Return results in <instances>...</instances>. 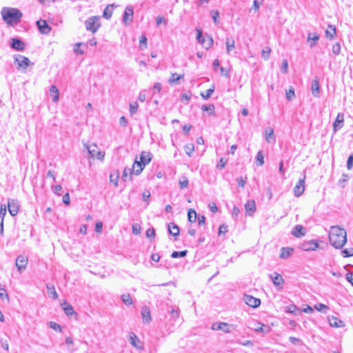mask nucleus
Here are the masks:
<instances>
[{"label":"nucleus","instance_id":"nucleus-1","mask_svg":"<svg viewBox=\"0 0 353 353\" xmlns=\"http://www.w3.org/2000/svg\"><path fill=\"white\" fill-rule=\"evenodd\" d=\"M330 244L336 249H341L347 242V232L338 225L331 226L329 233Z\"/></svg>","mask_w":353,"mask_h":353},{"label":"nucleus","instance_id":"nucleus-2","mask_svg":"<svg viewBox=\"0 0 353 353\" xmlns=\"http://www.w3.org/2000/svg\"><path fill=\"white\" fill-rule=\"evenodd\" d=\"M1 15L3 21L9 26L14 27L20 23L23 13L20 10L12 7H3Z\"/></svg>","mask_w":353,"mask_h":353},{"label":"nucleus","instance_id":"nucleus-3","mask_svg":"<svg viewBox=\"0 0 353 353\" xmlns=\"http://www.w3.org/2000/svg\"><path fill=\"white\" fill-rule=\"evenodd\" d=\"M14 63L17 65L19 70H26L29 65H34V63H32L28 57L21 54L14 56Z\"/></svg>","mask_w":353,"mask_h":353},{"label":"nucleus","instance_id":"nucleus-4","mask_svg":"<svg viewBox=\"0 0 353 353\" xmlns=\"http://www.w3.org/2000/svg\"><path fill=\"white\" fill-rule=\"evenodd\" d=\"M197 31V35H196V40L199 43H200L203 48H205L206 50H208L211 48V46L213 44V39L210 36L205 35L204 37L202 36V31L200 29H196Z\"/></svg>","mask_w":353,"mask_h":353},{"label":"nucleus","instance_id":"nucleus-5","mask_svg":"<svg viewBox=\"0 0 353 353\" xmlns=\"http://www.w3.org/2000/svg\"><path fill=\"white\" fill-rule=\"evenodd\" d=\"M99 20V17H98L88 18L85 22L87 30L91 31L92 33L96 32L100 27Z\"/></svg>","mask_w":353,"mask_h":353},{"label":"nucleus","instance_id":"nucleus-6","mask_svg":"<svg viewBox=\"0 0 353 353\" xmlns=\"http://www.w3.org/2000/svg\"><path fill=\"white\" fill-rule=\"evenodd\" d=\"M84 147L87 149L88 153L92 158H97L102 160L104 158L105 153L98 150V146L96 144L88 145L85 144Z\"/></svg>","mask_w":353,"mask_h":353},{"label":"nucleus","instance_id":"nucleus-7","mask_svg":"<svg viewBox=\"0 0 353 353\" xmlns=\"http://www.w3.org/2000/svg\"><path fill=\"white\" fill-rule=\"evenodd\" d=\"M28 265V257L24 255H19L17 256L15 265L19 273H22L27 267Z\"/></svg>","mask_w":353,"mask_h":353},{"label":"nucleus","instance_id":"nucleus-8","mask_svg":"<svg viewBox=\"0 0 353 353\" xmlns=\"http://www.w3.org/2000/svg\"><path fill=\"white\" fill-rule=\"evenodd\" d=\"M133 8L131 6H128L124 11L123 16V23L125 25L131 23L133 21Z\"/></svg>","mask_w":353,"mask_h":353},{"label":"nucleus","instance_id":"nucleus-9","mask_svg":"<svg viewBox=\"0 0 353 353\" xmlns=\"http://www.w3.org/2000/svg\"><path fill=\"white\" fill-rule=\"evenodd\" d=\"M243 301L252 307H257L261 304V300L249 294H244Z\"/></svg>","mask_w":353,"mask_h":353},{"label":"nucleus","instance_id":"nucleus-10","mask_svg":"<svg viewBox=\"0 0 353 353\" xmlns=\"http://www.w3.org/2000/svg\"><path fill=\"white\" fill-rule=\"evenodd\" d=\"M319 243L316 241L311 240L308 241H305L303 243L300 248L303 251H314L316 250L319 248Z\"/></svg>","mask_w":353,"mask_h":353},{"label":"nucleus","instance_id":"nucleus-11","mask_svg":"<svg viewBox=\"0 0 353 353\" xmlns=\"http://www.w3.org/2000/svg\"><path fill=\"white\" fill-rule=\"evenodd\" d=\"M305 175H303L302 179H300L294 188V194L295 196H300L305 190Z\"/></svg>","mask_w":353,"mask_h":353},{"label":"nucleus","instance_id":"nucleus-12","mask_svg":"<svg viewBox=\"0 0 353 353\" xmlns=\"http://www.w3.org/2000/svg\"><path fill=\"white\" fill-rule=\"evenodd\" d=\"M37 26L38 27L39 32L43 34H48L52 30L51 27L47 23V22L45 20H38L37 21Z\"/></svg>","mask_w":353,"mask_h":353},{"label":"nucleus","instance_id":"nucleus-13","mask_svg":"<svg viewBox=\"0 0 353 353\" xmlns=\"http://www.w3.org/2000/svg\"><path fill=\"white\" fill-rule=\"evenodd\" d=\"M230 325L227 323H214L212 325L213 330H222L225 333H230L232 332Z\"/></svg>","mask_w":353,"mask_h":353},{"label":"nucleus","instance_id":"nucleus-14","mask_svg":"<svg viewBox=\"0 0 353 353\" xmlns=\"http://www.w3.org/2000/svg\"><path fill=\"white\" fill-rule=\"evenodd\" d=\"M10 47L18 51H23L25 50L24 43L18 38H12L10 41Z\"/></svg>","mask_w":353,"mask_h":353},{"label":"nucleus","instance_id":"nucleus-15","mask_svg":"<svg viewBox=\"0 0 353 353\" xmlns=\"http://www.w3.org/2000/svg\"><path fill=\"white\" fill-rule=\"evenodd\" d=\"M8 208L10 214L12 216H14L18 214L19 210V205L14 200H8Z\"/></svg>","mask_w":353,"mask_h":353},{"label":"nucleus","instance_id":"nucleus-16","mask_svg":"<svg viewBox=\"0 0 353 353\" xmlns=\"http://www.w3.org/2000/svg\"><path fill=\"white\" fill-rule=\"evenodd\" d=\"M344 122V114L343 113H339L335 121L333 123V129L334 131H337L340 130L343 125Z\"/></svg>","mask_w":353,"mask_h":353},{"label":"nucleus","instance_id":"nucleus-17","mask_svg":"<svg viewBox=\"0 0 353 353\" xmlns=\"http://www.w3.org/2000/svg\"><path fill=\"white\" fill-rule=\"evenodd\" d=\"M129 341H130V343H131V345L133 347H136L137 349H142L143 348L141 341L139 340V339L137 337V336L134 333H133V332L130 333Z\"/></svg>","mask_w":353,"mask_h":353},{"label":"nucleus","instance_id":"nucleus-18","mask_svg":"<svg viewBox=\"0 0 353 353\" xmlns=\"http://www.w3.org/2000/svg\"><path fill=\"white\" fill-rule=\"evenodd\" d=\"M141 316L143 321L145 323H149L152 319L150 315V308L148 306H143L141 308Z\"/></svg>","mask_w":353,"mask_h":353},{"label":"nucleus","instance_id":"nucleus-19","mask_svg":"<svg viewBox=\"0 0 353 353\" xmlns=\"http://www.w3.org/2000/svg\"><path fill=\"white\" fill-rule=\"evenodd\" d=\"M328 322L330 325L334 327H342L345 325L343 321L334 316L328 317Z\"/></svg>","mask_w":353,"mask_h":353},{"label":"nucleus","instance_id":"nucleus-20","mask_svg":"<svg viewBox=\"0 0 353 353\" xmlns=\"http://www.w3.org/2000/svg\"><path fill=\"white\" fill-rule=\"evenodd\" d=\"M291 234L298 238L302 237L305 234V228L301 225H296L292 230Z\"/></svg>","mask_w":353,"mask_h":353},{"label":"nucleus","instance_id":"nucleus-21","mask_svg":"<svg viewBox=\"0 0 353 353\" xmlns=\"http://www.w3.org/2000/svg\"><path fill=\"white\" fill-rule=\"evenodd\" d=\"M311 91L312 94L315 97H319L320 93V86H319V81L318 79H315L312 81L311 85Z\"/></svg>","mask_w":353,"mask_h":353},{"label":"nucleus","instance_id":"nucleus-22","mask_svg":"<svg viewBox=\"0 0 353 353\" xmlns=\"http://www.w3.org/2000/svg\"><path fill=\"white\" fill-rule=\"evenodd\" d=\"M245 209L246 211V213L249 216H252L254 212L256 210V205L255 202L253 200H249L246 202L245 204Z\"/></svg>","mask_w":353,"mask_h":353},{"label":"nucleus","instance_id":"nucleus-23","mask_svg":"<svg viewBox=\"0 0 353 353\" xmlns=\"http://www.w3.org/2000/svg\"><path fill=\"white\" fill-rule=\"evenodd\" d=\"M152 154L150 152L143 151L141 154L140 161L142 165H146L152 159Z\"/></svg>","mask_w":353,"mask_h":353},{"label":"nucleus","instance_id":"nucleus-24","mask_svg":"<svg viewBox=\"0 0 353 353\" xmlns=\"http://www.w3.org/2000/svg\"><path fill=\"white\" fill-rule=\"evenodd\" d=\"M270 278L275 286H281L284 283L282 276L279 273H274V274L270 275Z\"/></svg>","mask_w":353,"mask_h":353},{"label":"nucleus","instance_id":"nucleus-25","mask_svg":"<svg viewBox=\"0 0 353 353\" xmlns=\"http://www.w3.org/2000/svg\"><path fill=\"white\" fill-rule=\"evenodd\" d=\"M319 39V35L316 33H309L307 39V41L310 43V47L313 48L316 46V42Z\"/></svg>","mask_w":353,"mask_h":353},{"label":"nucleus","instance_id":"nucleus-26","mask_svg":"<svg viewBox=\"0 0 353 353\" xmlns=\"http://www.w3.org/2000/svg\"><path fill=\"white\" fill-rule=\"evenodd\" d=\"M294 252V249L292 248H282L279 257L283 259H288Z\"/></svg>","mask_w":353,"mask_h":353},{"label":"nucleus","instance_id":"nucleus-27","mask_svg":"<svg viewBox=\"0 0 353 353\" xmlns=\"http://www.w3.org/2000/svg\"><path fill=\"white\" fill-rule=\"evenodd\" d=\"M50 94L52 98V101L57 103L59 99V91L55 85H51L50 88Z\"/></svg>","mask_w":353,"mask_h":353},{"label":"nucleus","instance_id":"nucleus-28","mask_svg":"<svg viewBox=\"0 0 353 353\" xmlns=\"http://www.w3.org/2000/svg\"><path fill=\"white\" fill-rule=\"evenodd\" d=\"M169 233L174 237L179 235V228L174 223H170L168 225Z\"/></svg>","mask_w":353,"mask_h":353},{"label":"nucleus","instance_id":"nucleus-29","mask_svg":"<svg viewBox=\"0 0 353 353\" xmlns=\"http://www.w3.org/2000/svg\"><path fill=\"white\" fill-rule=\"evenodd\" d=\"M141 163H142L141 161H138L137 159L134 161L132 171L136 175H139L142 172L144 167L145 166L144 165H142Z\"/></svg>","mask_w":353,"mask_h":353},{"label":"nucleus","instance_id":"nucleus-30","mask_svg":"<svg viewBox=\"0 0 353 353\" xmlns=\"http://www.w3.org/2000/svg\"><path fill=\"white\" fill-rule=\"evenodd\" d=\"M114 4H109L108 5L103 12V18L106 19H110L112 17L113 10H114Z\"/></svg>","mask_w":353,"mask_h":353},{"label":"nucleus","instance_id":"nucleus-31","mask_svg":"<svg viewBox=\"0 0 353 353\" xmlns=\"http://www.w3.org/2000/svg\"><path fill=\"white\" fill-rule=\"evenodd\" d=\"M201 110L203 112H207L208 116L214 115L215 107L213 104L203 105L201 106Z\"/></svg>","mask_w":353,"mask_h":353},{"label":"nucleus","instance_id":"nucleus-32","mask_svg":"<svg viewBox=\"0 0 353 353\" xmlns=\"http://www.w3.org/2000/svg\"><path fill=\"white\" fill-rule=\"evenodd\" d=\"M61 306L67 316H71L74 313L72 306L68 303L64 302L61 304Z\"/></svg>","mask_w":353,"mask_h":353},{"label":"nucleus","instance_id":"nucleus-33","mask_svg":"<svg viewBox=\"0 0 353 353\" xmlns=\"http://www.w3.org/2000/svg\"><path fill=\"white\" fill-rule=\"evenodd\" d=\"M255 331L257 332L267 334L270 331V327L265 326L263 323H257V326L255 327Z\"/></svg>","mask_w":353,"mask_h":353},{"label":"nucleus","instance_id":"nucleus-34","mask_svg":"<svg viewBox=\"0 0 353 353\" xmlns=\"http://www.w3.org/2000/svg\"><path fill=\"white\" fill-rule=\"evenodd\" d=\"M234 40L233 39H227L225 41L226 45V51L228 54H230L231 51L234 49L235 45H234Z\"/></svg>","mask_w":353,"mask_h":353},{"label":"nucleus","instance_id":"nucleus-35","mask_svg":"<svg viewBox=\"0 0 353 353\" xmlns=\"http://www.w3.org/2000/svg\"><path fill=\"white\" fill-rule=\"evenodd\" d=\"M119 174L118 171H114L113 172L110 173V182L114 183L115 186L118 185V180H119Z\"/></svg>","mask_w":353,"mask_h":353},{"label":"nucleus","instance_id":"nucleus-36","mask_svg":"<svg viewBox=\"0 0 353 353\" xmlns=\"http://www.w3.org/2000/svg\"><path fill=\"white\" fill-rule=\"evenodd\" d=\"M121 299L123 303L126 305H130L133 303L132 299L131 298L130 294H123L121 296Z\"/></svg>","mask_w":353,"mask_h":353},{"label":"nucleus","instance_id":"nucleus-37","mask_svg":"<svg viewBox=\"0 0 353 353\" xmlns=\"http://www.w3.org/2000/svg\"><path fill=\"white\" fill-rule=\"evenodd\" d=\"M196 212L194 210L190 209L188 212V221L191 223H194L196 221Z\"/></svg>","mask_w":353,"mask_h":353},{"label":"nucleus","instance_id":"nucleus-38","mask_svg":"<svg viewBox=\"0 0 353 353\" xmlns=\"http://www.w3.org/2000/svg\"><path fill=\"white\" fill-rule=\"evenodd\" d=\"M328 28H330V30H327L325 31V34L327 37L330 38V39H334L335 34H336V28L334 26L329 25Z\"/></svg>","mask_w":353,"mask_h":353},{"label":"nucleus","instance_id":"nucleus-39","mask_svg":"<svg viewBox=\"0 0 353 353\" xmlns=\"http://www.w3.org/2000/svg\"><path fill=\"white\" fill-rule=\"evenodd\" d=\"M256 163L258 166H261L263 165L264 163V156H263V154L262 152V151H259L257 154H256Z\"/></svg>","mask_w":353,"mask_h":353},{"label":"nucleus","instance_id":"nucleus-40","mask_svg":"<svg viewBox=\"0 0 353 353\" xmlns=\"http://www.w3.org/2000/svg\"><path fill=\"white\" fill-rule=\"evenodd\" d=\"M214 91V86L213 85L212 88L208 89L206 90L205 93H201V96L203 99L207 100L211 97Z\"/></svg>","mask_w":353,"mask_h":353},{"label":"nucleus","instance_id":"nucleus-41","mask_svg":"<svg viewBox=\"0 0 353 353\" xmlns=\"http://www.w3.org/2000/svg\"><path fill=\"white\" fill-rule=\"evenodd\" d=\"M270 53H271V48L268 46H266L262 50L261 57L265 60H268L270 58Z\"/></svg>","mask_w":353,"mask_h":353},{"label":"nucleus","instance_id":"nucleus-42","mask_svg":"<svg viewBox=\"0 0 353 353\" xmlns=\"http://www.w3.org/2000/svg\"><path fill=\"white\" fill-rule=\"evenodd\" d=\"M188 254V250H183V251H181V252H177V251H174L172 254H171V257L172 258H179V257H185Z\"/></svg>","mask_w":353,"mask_h":353},{"label":"nucleus","instance_id":"nucleus-43","mask_svg":"<svg viewBox=\"0 0 353 353\" xmlns=\"http://www.w3.org/2000/svg\"><path fill=\"white\" fill-rule=\"evenodd\" d=\"M47 288L49 291V296L52 299H58V294L55 290V288L54 286L50 287L49 285H47Z\"/></svg>","mask_w":353,"mask_h":353},{"label":"nucleus","instance_id":"nucleus-44","mask_svg":"<svg viewBox=\"0 0 353 353\" xmlns=\"http://www.w3.org/2000/svg\"><path fill=\"white\" fill-rule=\"evenodd\" d=\"M184 150H185V154L188 156L191 157L192 153L193 152V151L194 150V146L192 143H188L184 146Z\"/></svg>","mask_w":353,"mask_h":353},{"label":"nucleus","instance_id":"nucleus-45","mask_svg":"<svg viewBox=\"0 0 353 353\" xmlns=\"http://www.w3.org/2000/svg\"><path fill=\"white\" fill-rule=\"evenodd\" d=\"M176 74H172V77H171V78H170V79H169V83H170V84H173V83H178V81H179L181 79L183 78V74H179V75H178V76H176V77H175V76H176Z\"/></svg>","mask_w":353,"mask_h":353},{"label":"nucleus","instance_id":"nucleus-46","mask_svg":"<svg viewBox=\"0 0 353 353\" xmlns=\"http://www.w3.org/2000/svg\"><path fill=\"white\" fill-rule=\"evenodd\" d=\"M188 183H189V181L186 176H182L179 179V185L181 189L187 188L188 185Z\"/></svg>","mask_w":353,"mask_h":353},{"label":"nucleus","instance_id":"nucleus-47","mask_svg":"<svg viewBox=\"0 0 353 353\" xmlns=\"http://www.w3.org/2000/svg\"><path fill=\"white\" fill-rule=\"evenodd\" d=\"M139 105L137 102H133L130 104V113L131 115L134 114L138 110Z\"/></svg>","mask_w":353,"mask_h":353},{"label":"nucleus","instance_id":"nucleus-48","mask_svg":"<svg viewBox=\"0 0 353 353\" xmlns=\"http://www.w3.org/2000/svg\"><path fill=\"white\" fill-rule=\"evenodd\" d=\"M179 308H174L172 307V310L170 311V316L173 319H179Z\"/></svg>","mask_w":353,"mask_h":353},{"label":"nucleus","instance_id":"nucleus-49","mask_svg":"<svg viewBox=\"0 0 353 353\" xmlns=\"http://www.w3.org/2000/svg\"><path fill=\"white\" fill-rule=\"evenodd\" d=\"M332 52L336 54L339 55L341 53V45L339 43H336L332 46Z\"/></svg>","mask_w":353,"mask_h":353},{"label":"nucleus","instance_id":"nucleus-50","mask_svg":"<svg viewBox=\"0 0 353 353\" xmlns=\"http://www.w3.org/2000/svg\"><path fill=\"white\" fill-rule=\"evenodd\" d=\"M285 96H286V99L288 101H291L295 96L294 88H290L289 90L286 92Z\"/></svg>","mask_w":353,"mask_h":353},{"label":"nucleus","instance_id":"nucleus-51","mask_svg":"<svg viewBox=\"0 0 353 353\" xmlns=\"http://www.w3.org/2000/svg\"><path fill=\"white\" fill-rule=\"evenodd\" d=\"M49 326H50V328L53 329L55 331L61 332V325H59V324H57L55 322L50 321L49 323Z\"/></svg>","mask_w":353,"mask_h":353},{"label":"nucleus","instance_id":"nucleus-52","mask_svg":"<svg viewBox=\"0 0 353 353\" xmlns=\"http://www.w3.org/2000/svg\"><path fill=\"white\" fill-rule=\"evenodd\" d=\"M265 139L268 142H270V139L274 137V130L272 128L265 130Z\"/></svg>","mask_w":353,"mask_h":353},{"label":"nucleus","instance_id":"nucleus-53","mask_svg":"<svg viewBox=\"0 0 353 353\" xmlns=\"http://www.w3.org/2000/svg\"><path fill=\"white\" fill-rule=\"evenodd\" d=\"M315 308L319 311L325 313L326 311L328 310V307L323 303H319L318 305H315Z\"/></svg>","mask_w":353,"mask_h":353},{"label":"nucleus","instance_id":"nucleus-54","mask_svg":"<svg viewBox=\"0 0 353 353\" xmlns=\"http://www.w3.org/2000/svg\"><path fill=\"white\" fill-rule=\"evenodd\" d=\"M281 70L283 73L285 74L288 72V63L286 59H283L282 61Z\"/></svg>","mask_w":353,"mask_h":353},{"label":"nucleus","instance_id":"nucleus-55","mask_svg":"<svg viewBox=\"0 0 353 353\" xmlns=\"http://www.w3.org/2000/svg\"><path fill=\"white\" fill-rule=\"evenodd\" d=\"M6 206L5 204H1L0 206V219L4 220V216L6 214Z\"/></svg>","mask_w":353,"mask_h":353},{"label":"nucleus","instance_id":"nucleus-56","mask_svg":"<svg viewBox=\"0 0 353 353\" xmlns=\"http://www.w3.org/2000/svg\"><path fill=\"white\" fill-rule=\"evenodd\" d=\"M342 254L344 257L353 256V248L345 249L342 250Z\"/></svg>","mask_w":353,"mask_h":353},{"label":"nucleus","instance_id":"nucleus-57","mask_svg":"<svg viewBox=\"0 0 353 353\" xmlns=\"http://www.w3.org/2000/svg\"><path fill=\"white\" fill-rule=\"evenodd\" d=\"M211 15L212 17V19L215 23H217L219 22V13L218 10H213L211 11Z\"/></svg>","mask_w":353,"mask_h":353},{"label":"nucleus","instance_id":"nucleus-58","mask_svg":"<svg viewBox=\"0 0 353 353\" xmlns=\"http://www.w3.org/2000/svg\"><path fill=\"white\" fill-rule=\"evenodd\" d=\"M146 236L148 238H154L155 236V230L153 228H148L145 232Z\"/></svg>","mask_w":353,"mask_h":353},{"label":"nucleus","instance_id":"nucleus-59","mask_svg":"<svg viewBox=\"0 0 353 353\" xmlns=\"http://www.w3.org/2000/svg\"><path fill=\"white\" fill-rule=\"evenodd\" d=\"M289 341L294 345H301L303 343L301 339L294 336H290Z\"/></svg>","mask_w":353,"mask_h":353},{"label":"nucleus","instance_id":"nucleus-60","mask_svg":"<svg viewBox=\"0 0 353 353\" xmlns=\"http://www.w3.org/2000/svg\"><path fill=\"white\" fill-rule=\"evenodd\" d=\"M147 37L145 35H141L140 37V48H141L142 46H144L145 48L147 47Z\"/></svg>","mask_w":353,"mask_h":353},{"label":"nucleus","instance_id":"nucleus-61","mask_svg":"<svg viewBox=\"0 0 353 353\" xmlns=\"http://www.w3.org/2000/svg\"><path fill=\"white\" fill-rule=\"evenodd\" d=\"M353 166V154H350L347 161V168L351 170Z\"/></svg>","mask_w":353,"mask_h":353},{"label":"nucleus","instance_id":"nucleus-62","mask_svg":"<svg viewBox=\"0 0 353 353\" xmlns=\"http://www.w3.org/2000/svg\"><path fill=\"white\" fill-rule=\"evenodd\" d=\"M62 187L61 185H56L52 186V191L54 194L60 195Z\"/></svg>","mask_w":353,"mask_h":353},{"label":"nucleus","instance_id":"nucleus-63","mask_svg":"<svg viewBox=\"0 0 353 353\" xmlns=\"http://www.w3.org/2000/svg\"><path fill=\"white\" fill-rule=\"evenodd\" d=\"M246 179H247L246 177L243 178L242 176L236 179L238 185L239 187L244 188L245 184V181H246Z\"/></svg>","mask_w":353,"mask_h":353},{"label":"nucleus","instance_id":"nucleus-64","mask_svg":"<svg viewBox=\"0 0 353 353\" xmlns=\"http://www.w3.org/2000/svg\"><path fill=\"white\" fill-rule=\"evenodd\" d=\"M141 232V226L139 225V224H134L132 225V232L133 234L137 235L140 233Z\"/></svg>","mask_w":353,"mask_h":353}]
</instances>
